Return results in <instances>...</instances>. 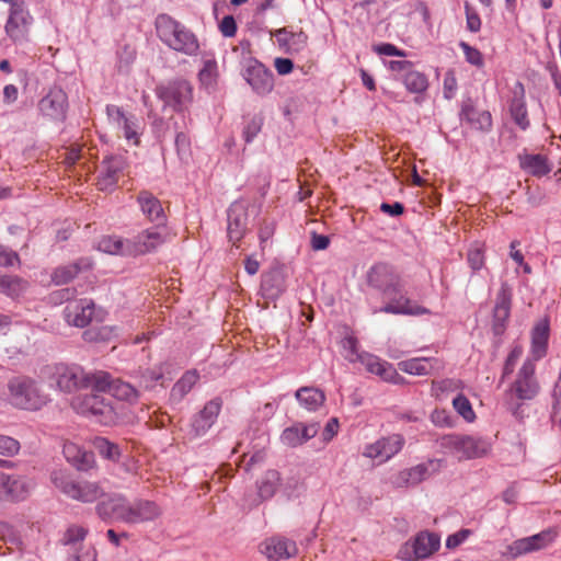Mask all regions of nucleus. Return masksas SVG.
Returning <instances> with one entry per match:
<instances>
[{
    "mask_svg": "<svg viewBox=\"0 0 561 561\" xmlns=\"http://www.w3.org/2000/svg\"><path fill=\"white\" fill-rule=\"evenodd\" d=\"M95 511L103 520L128 524L130 501L122 494H111L96 504Z\"/></svg>",
    "mask_w": 561,
    "mask_h": 561,
    "instance_id": "dca6fc26",
    "label": "nucleus"
},
{
    "mask_svg": "<svg viewBox=\"0 0 561 561\" xmlns=\"http://www.w3.org/2000/svg\"><path fill=\"white\" fill-rule=\"evenodd\" d=\"M93 447L103 458L111 461H117L121 457L118 445L110 442L105 437H95L93 439Z\"/></svg>",
    "mask_w": 561,
    "mask_h": 561,
    "instance_id": "c03bdc74",
    "label": "nucleus"
},
{
    "mask_svg": "<svg viewBox=\"0 0 561 561\" xmlns=\"http://www.w3.org/2000/svg\"><path fill=\"white\" fill-rule=\"evenodd\" d=\"M91 263L88 259H80L79 261L59 266L51 274V280L56 285H64L73 279L82 268H89Z\"/></svg>",
    "mask_w": 561,
    "mask_h": 561,
    "instance_id": "e433bc0d",
    "label": "nucleus"
},
{
    "mask_svg": "<svg viewBox=\"0 0 561 561\" xmlns=\"http://www.w3.org/2000/svg\"><path fill=\"white\" fill-rule=\"evenodd\" d=\"M280 474L276 470H267L257 481V494L261 500H268L276 493Z\"/></svg>",
    "mask_w": 561,
    "mask_h": 561,
    "instance_id": "58836bf2",
    "label": "nucleus"
},
{
    "mask_svg": "<svg viewBox=\"0 0 561 561\" xmlns=\"http://www.w3.org/2000/svg\"><path fill=\"white\" fill-rule=\"evenodd\" d=\"M367 286L378 293L388 302L374 312L391 314L422 316L430 310L411 300L404 290V283L397 268L386 262L373 264L365 275Z\"/></svg>",
    "mask_w": 561,
    "mask_h": 561,
    "instance_id": "f257e3e1",
    "label": "nucleus"
},
{
    "mask_svg": "<svg viewBox=\"0 0 561 561\" xmlns=\"http://www.w3.org/2000/svg\"><path fill=\"white\" fill-rule=\"evenodd\" d=\"M98 249L113 255L133 256L131 240L116 236H105L101 238L98 243Z\"/></svg>",
    "mask_w": 561,
    "mask_h": 561,
    "instance_id": "72a5a7b5",
    "label": "nucleus"
},
{
    "mask_svg": "<svg viewBox=\"0 0 561 561\" xmlns=\"http://www.w3.org/2000/svg\"><path fill=\"white\" fill-rule=\"evenodd\" d=\"M20 450V443L5 435H0V455L12 457Z\"/></svg>",
    "mask_w": 561,
    "mask_h": 561,
    "instance_id": "864d4df0",
    "label": "nucleus"
},
{
    "mask_svg": "<svg viewBox=\"0 0 561 561\" xmlns=\"http://www.w3.org/2000/svg\"><path fill=\"white\" fill-rule=\"evenodd\" d=\"M37 108L43 117L64 122L68 110V96L61 88L53 87L38 101Z\"/></svg>",
    "mask_w": 561,
    "mask_h": 561,
    "instance_id": "4468645a",
    "label": "nucleus"
},
{
    "mask_svg": "<svg viewBox=\"0 0 561 561\" xmlns=\"http://www.w3.org/2000/svg\"><path fill=\"white\" fill-rule=\"evenodd\" d=\"M126 167L125 159L122 156H111L103 160L98 185L101 191L112 190L118 182Z\"/></svg>",
    "mask_w": 561,
    "mask_h": 561,
    "instance_id": "412c9836",
    "label": "nucleus"
},
{
    "mask_svg": "<svg viewBox=\"0 0 561 561\" xmlns=\"http://www.w3.org/2000/svg\"><path fill=\"white\" fill-rule=\"evenodd\" d=\"M440 547V537L435 533L421 531L398 551L403 561H419L431 557Z\"/></svg>",
    "mask_w": 561,
    "mask_h": 561,
    "instance_id": "6e6552de",
    "label": "nucleus"
},
{
    "mask_svg": "<svg viewBox=\"0 0 561 561\" xmlns=\"http://www.w3.org/2000/svg\"><path fill=\"white\" fill-rule=\"evenodd\" d=\"M142 214L156 226H164L167 216L161 202L148 191H141L137 197Z\"/></svg>",
    "mask_w": 561,
    "mask_h": 561,
    "instance_id": "7c9ffc66",
    "label": "nucleus"
},
{
    "mask_svg": "<svg viewBox=\"0 0 561 561\" xmlns=\"http://www.w3.org/2000/svg\"><path fill=\"white\" fill-rule=\"evenodd\" d=\"M433 362L436 360L433 358L417 357L402 360L398 364V367L401 371L409 375L426 376L430 375L433 369Z\"/></svg>",
    "mask_w": 561,
    "mask_h": 561,
    "instance_id": "4c0bfd02",
    "label": "nucleus"
},
{
    "mask_svg": "<svg viewBox=\"0 0 561 561\" xmlns=\"http://www.w3.org/2000/svg\"><path fill=\"white\" fill-rule=\"evenodd\" d=\"M3 397L12 407L31 411L42 409L49 401L38 382L27 376L11 378L7 383Z\"/></svg>",
    "mask_w": 561,
    "mask_h": 561,
    "instance_id": "20e7f679",
    "label": "nucleus"
},
{
    "mask_svg": "<svg viewBox=\"0 0 561 561\" xmlns=\"http://www.w3.org/2000/svg\"><path fill=\"white\" fill-rule=\"evenodd\" d=\"M117 128L123 130L124 137L128 141H131L134 145L138 144L140 125H139V119L136 116H134V115L127 116L123 121L121 127H117Z\"/></svg>",
    "mask_w": 561,
    "mask_h": 561,
    "instance_id": "de8ad7c7",
    "label": "nucleus"
},
{
    "mask_svg": "<svg viewBox=\"0 0 561 561\" xmlns=\"http://www.w3.org/2000/svg\"><path fill=\"white\" fill-rule=\"evenodd\" d=\"M549 332V322L547 320L539 321L533 328L530 352L525 360L536 364L547 355Z\"/></svg>",
    "mask_w": 561,
    "mask_h": 561,
    "instance_id": "bb28decb",
    "label": "nucleus"
},
{
    "mask_svg": "<svg viewBox=\"0 0 561 561\" xmlns=\"http://www.w3.org/2000/svg\"><path fill=\"white\" fill-rule=\"evenodd\" d=\"M512 290L510 286L503 283L496 294L495 306L493 309V328L500 333L511 313Z\"/></svg>",
    "mask_w": 561,
    "mask_h": 561,
    "instance_id": "cd10ccee",
    "label": "nucleus"
},
{
    "mask_svg": "<svg viewBox=\"0 0 561 561\" xmlns=\"http://www.w3.org/2000/svg\"><path fill=\"white\" fill-rule=\"evenodd\" d=\"M453 407L467 422H472L476 419V413L466 396L461 393L457 394L453 400Z\"/></svg>",
    "mask_w": 561,
    "mask_h": 561,
    "instance_id": "09e8293b",
    "label": "nucleus"
},
{
    "mask_svg": "<svg viewBox=\"0 0 561 561\" xmlns=\"http://www.w3.org/2000/svg\"><path fill=\"white\" fill-rule=\"evenodd\" d=\"M432 422L440 427H449L453 425L450 416L444 410H435L431 414Z\"/></svg>",
    "mask_w": 561,
    "mask_h": 561,
    "instance_id": "774afa93",
    "label": "nucleus"
},
{
    "mask_svg": "<svg viewBox=\"0 0 561 561\" xmlns=\"http://www.w3.org/2000/svg\"><path fill=\"white\" fill-rule=\"evenodd\" d=\"M94 313V302L91 299H77L69 301L64 309V317L68 324L77 328L87 327Z\"/></svg>",
    "mask_w": 561,
    "mask_h": 561,
    "instance_id": "aec40b11",
    "label": "nucleus"
},
{
    "mask_svg": "<svg viewBox=\"0 0 561 561\" xmlns=\"http://www.w3.org/2000/svg\"><path fill=\"white\" fill-rule=\"evenodd\" d=\"M519 164L523 170L534 176H543L551 171V165L543 154L519 156Z\"/></svg>",
    "mask_w": 561,
    "mask_h": 561,
    "instance_id": "c9c22d12",
    "label": "nucleus"
},
{
    "mask_svg": "<svg viewBox=\"0 0 561 561\" xmlns=\"http://www.w3.org/2000/svg\"><path fill=\"white\" fill-rule=\"evenodd\" d=\"M198 378L199 375L196 370L186 371L173 386L171 396L178 400L183 399L192 390Z\"/></svg>",
    "mask_w": 561,
    "mask_h": 561,
    "instance_id": "37998d69",
    "label": "nucleus"
},
{
    "mask_svg": "<svg viewBox=\"0 0 561 561\" xmlns=\"http://www.w3.org/2000/svg\"><path fill=\"white\" fill-rule=\"evenodd\" d=\"M511 390L517 399L523 401L533 400L539 393L540 385L536 378V364H533L530 360H524L511 386Z\"/></svg>",
    "mask_w": 561,
    "mask_h": 561,
    "instance_id": "ddd939ff",
    "label": "nucleus"
},
{
    "mask_svg": "<svg viewBox=\"0 0 561 561\" xmlns=\"http://www.w3.org/2000/svg\"><path fill=\"white\" fill-rule=\"evenodd\" d=\"M33 18L23 1L13 2L9 10L5 23V33L13 42H22L27 38Z\"/></svg>",
    "mask_w": 561,
    "mask_h": 561,
    "instance_id": "1a4fd4ad",
    "label": "nucleus"
},
{
    "mask_svg": "<svg viewBox=\"0 0 561 561\" xmlns=\"http://www.w3.org/2000/svg\"><path fill=\"white\" fill-rule=\"evenodd\" d=\"M26 287L27 283L19 276H0V293L8 297L18 298L26 290Z\"/></svg>",
    "mask_w": 561,
    "mask_h": 561,
    "instance_id": "ea45409f",
    "label": "nucleus"
},
{
    "mask_svg": "<svg viewBox=\"0 0 561 561\" xmlns=\"http://www.w3.org/2000/svg\"><path fill=\"white\" fill-rule=\"evenodd\" d=\"M442 460L430 459L426 462L419 463L409 469L398 472L391 478V483L396 488H408L419 484L426 480L432 473L439 471Z\"/></svg>",
    "mask_w": 561,
    "mask_h": 561,
    "instance_id": "2eb2a0df",
    "label": "nucleus"
},
{
    "mask_svg": "<svg viewBox=\"0 0 561 561\" xmlns=\"http://www.w3.org/2000/svg\"><path fill=\"white\" fill-rule=\"evenodd\" d=\"M88 534V530L82 526H71L67 529L65 535L66 543H76L78 541H82Z\"/></svg>",
    "mask_w": 561,
    "mask_h": 561,
    "instance_id": "bf43d9fd",
    "label": "nucleus"
},
{
    "mask_svg": "<svg viewBox=\"0 0 561 561\" xmlns=\"http://www.w3.org/2000/svg\"><path fill=\"white\" fill-rule=\"evenodd\" d=\"M32 488V483L25 477L0 472V495L4 493L14 501L24 500Z\"/></svg>",
    "mask_w": 561,
    "mask_h": 561,
    "instance_id": "a878e982",
    "label": "nucleus"
},
{
    "mask_svg": "<svg viewBox=\"0 0 561 561\" xmlns=\"http://www.w3.org/2000/svg\"><path fill=\"white\" fill-rule=\"evenodd\" d=\"M510 112L514 122L522 128L526 129L529 126L527 118V110L522 99H513L510 105Z\"/></svg>",
    "mask_w": 561,
    "mask_h": 561,
    "instance_id": "49530a36",
    "label": "nucleus"
},
{
    "mask_svg": "<svg viewBox=\"0 0 561 561\" xmlns=\"http://www.w3.org/2000/svg\"><path fill=\"white\" fill-rule=\"evenodd\" d=\"M457 91V79L454 70H448L444 77L443 93L444 98L450 100L455 96Z\"/></svg>",
    "mask_w": 561,
    "mask_h": 561,
    "instance_id": "6e6d98bb",
    "label": "nucleus"
},
{
    "mask_svg": "<svg viewBox=\"0 0 561 561\" xmlns=\"http://www.w3.org/2000/svg\"><path fill=\"white\" fill-rule=\"evenodd\" d=\"M386 67L392 72H397L401 75V79L403 75L413 68V64L409 60H390L385 62Z\"/></svg>",
    "mask_w": 561,
    "mask_h": 561,
    "instance_id": "680f3d73",
    "label": "nucleus"
},
{
    "mask_svg": "<svg viewBox=\"0 0 561 561\" xmlns=\"http://www.w3.org/2000/svg\"><path fill=\"white\" fill-rule=\"evenodd\" d=\"M447 445L461 455L463 459H474L485 456L491 445L488 440L476 436H449Z\"/></svg>",
    "mask_w": 561,
    "mask_h": 561,
    "instance_id": "a211bd4d",
    "label": "nucleus"
},
{
    "mask_svg": "<svg viewBox=\"0 0 561 561\" xmlns=\"http://www.w3.org/2000/svg\"><path fill=\"white\" fill-rule=\"evenodd\" d=\"M19 261V255L0 244V266H12Z\"/></svg>",
    "mask_w": 561,
    "mask_h": 561,
    "instance_id": "338daca9",
    "label": "nucleus"
},
{
    "mask_svg": "<svg viewBox=\"0 0 561 561\" xmlns=\"http://www.w3.org/2000/svg\"><path fill=\"white\" fill-rule=\"evenodd\" d=\"M276 38L279 49L288 55L302 51L308 42V35L304 31L294 32L288 27H282L272 33Z\"/></svg>",
    "mask_w": 561,
    "mask_h": 561,
    "instance_id": "b1692460",
    "label": "nucleus"
},
{
    "mask_svg": "<svg viewBox=\"0 0 561 561\" xmlns=\"http://www.w3.org/2000/svg\"><path fill=\"white\" fill-rule=\"evenodd\" d=\"M460 119L469 123L474 129L489 131L492 127V117L488 111H478L471 102H465L460 112Z\"/></svg>",
    "mask_w": 561,
    "mask_h": 561,
    "instance_id": "2f4dec72",
    "label": "nucleus"
},
{
    "mask_svg": "<svg viewBox=\"0 0 561 561\" xmlns=\"http://www.w3.org/2000/svg\"><path fill=\"white\" fill-rule=\"evenodd\" d=\"M557 538L553 528L545 529L536 535L517 539L507 546L505 557L515 559L520 556L538 551L550 546Z\"/></svg>",
    "mask_w": 561,
    "mask_h": 561,
    "instance_id": "9d476101",
    "label": "nucleus"
},
{
    "mask_svg": "<svg viewBox=\"0 0 561 561\" xmlns=\"http://www.w3.org/2000/svg\"><path fill=\"white\" fill-rule=\"evenodd\" d=\"M373 50L380 56L405 57L407 53L390 43H381L373 46Z\"/></svg>",
    "mask_w": 561,
    "mask_h": 561,
    "instance_id": "13d9d810",
    "label": "nucleus"
},
{
    "mask_svg": "<svg viewBox=\"0 0 561 561\" xmlns=\"http://www.w3.org/2000/svg\"><path fill=\"white\" fill-rule=\"evenodd\" d=\"M299 404L310 412L317 411L323 405L325 401V394L318 388L313 387H301L295 393Z\"/></svg>",
    "mask_w": 561,
    "mask_h": 561,
    "instance_id": "f704fd0d",
    "label": "nucleus"
},
{
    "mask_svg": "<svg viewBox=\"0 0 561 561\" xmlns=\"http://www.w3.org/2000/svg\"><path fill=\"white\" fill-rule=\"evenodd\" d=\"M62 451L67 461L78 470H88L94 463L93 453L82 449L77 444L66 443Z\"/></svg>",
    "mask_w": 561,
    "mask_h": 561,
    "instance_id": "473e14b6",
    "label": "nucleus"
},
{
    "mask_svg": "<svg viewBox=\"0 0 561 561\" xmlns=\"http://www.w3.org/2000/svg\"><path fill=\"white\" fill-rule=\"evenodd\" d=\"M264 124V117L262 115H254L251 119H249L243 128L242 136L247 144L253 141V139L259 135Z\"/></svg>",
    "mask_w": 561,
    "mask_h": 561,
    "instance_id": "8fccbe9b",
    "label": "nucleus"
},
{
    "mask_svg": "<svg viewBox=\"0 0 561 561\" xmlns=\"http://www.w3.org/2000/svg\"><path fill=\"white\" fill-rule=\"evenodd\" d=\"M156 94L163 102V107L172 111H183L193 100V88L184 79H175L156 88Z\"/></svg>",
    "mask_w": 561,
    "mask_h": 561,
    "instance_id": "0eeeda50",
    "label": "nucleus"
},
{
    "mask_svg": "<svg viewBox=\"0 0 561 561\" xmlns=\"http://www.w3.org/2000/svg\"><path fill=\"white\" fill-rule=\"evenodd\" d=\"M159 39L170 49L186 56H196L199 42L195 33L169 14H159L156 19Z\"/></svg>",
    "mask_w": 561,
    "mask_h": 561,
    "instance_id": "7ed1b4c3",
    "label": "nucleus"
},
{
    "mask_svg": "<svg viewBox=\"0 0 561 561\" xmlns=\"http://www.w3.org/2000/svg\"><path fill=\"white\" fill-rule=\"evenodd\" d=\"M50 480L64 495L78 502L93 503L104 495V490L99 482L77 480L62 470L53 471Z\"/></svg>",
    "mask_w": 561,
    "mask_h": 561,
    "instance_id": "39448f33",
    "label": "nucleus"
},
{
    "mask_svg": "<svg viewBox=\"0 0 561 561\" xmlns=\"http://www.w3.org/2000/svg\"><path fill=\"white\" fill-rule=\"evenodd\" d=\"M319 431V424H302L297 423L283 431L280 440L288 447H297L313 438Z\"/></svg>",
    "mask_w": 561,
    "mask_h": 561,
    "instance_id": "c85d7f7f",
    "label": "nucleus"
},
{
    "mask_svg": "<svg viewBox=\"0 0 561 561\" xmlns=\"http://www.w3.org/2000/svg\"><path fill=\"white\" fill-rule=\"evenodd\" d=\"M465 387L463 382L460 379L456 378H446L442 380H434L432 382V394L438 397L444 392H454L458 390H462Z\"/></svg>",
    "mask_w": 561,
    "mask_h": 561,
    "instance_id": "a18cd8bd",
    "label": "nucleus"
},
{
    "mask_svg": "<svg viewBox=\"0 0 561 561\" xmlns=\"http://www.w3.org/2000/svg\"><path fill=\"white\" fill-rule=\"evenodd\" d=\"M471 535V530L461 529L450 536L447 537L446 546L449 549L456 548L460 546L465 540Z\"/></svg>",
    "mask_w": 561,
    "mask_h": 561,
    "instance_id": "0e129e2a",
    "label": "nucleus"
},
{
    "mask_svg": "<svg viewBox=\"0 0 561 561\" xmlns=\"http://www.w3.org/2000/svg\"><path fill=\"white\" fill-rule=\"evenodd\" d=\"M242 76L252 91L260 96L270 94L274 89L273 72L256 59L248 61Z\"/></svg>",
    "mask_w": 561,
    "mask_h": 561,
    "instance_id": "f8f14e48",
    "label": "nucleus"
},
{
    "mask_svg": "<svg viewBox=\"0 0 561 561\" xmlns=\"http://www.w3.org/2000/svg\"><path fill=\"white\" fill-rule=\"evenodd\" d=\"M161 514L160 507L152 501L137 499L130 501L128 524H141L152 522Z\"/></svg>",
    "mask_w": 561,
    "mask_h": 561,
    "instance_id": "c756f323",
    "label": "nucleus"
},
{
    "mask_svg": "<svg viewBox=\"0 0 561 561\" xmlns=\"http://www.w3.org/2000/svg\"><path fill=\"white\" fill-rule=\"evenodd\" d=\"M131 240L133 256L144 255L156 251L168 240V232L164 226H156L145 229Z\"/></svg>",
    "mask_w": 561,
    "mask_h": 561,
    "instance_id": "f3484780",
    "label": "nucleus"
},
{
    "mask_svg": "<svg viewBox=\"0 0 561 561\" xmlns=\"http://www.w3.org/2000/svg\"><path fill=\"white\" fill-rule=\"evenodd\" d=\"M460 48L462 49L466 60L477 67H480L483 65V57L482 54L474 47H471L469 44L465 42H460L459 44Z\"/></svg>",
    "mask_w": 561,
    "mask_h": 561,
    "instance_id": "5fc2aeb1",
    "label": "nucleus"
},
{
    "mask_svg": "<svg viewBox=\"0 0 561 561\" xmlns=\"http://www.w3.org/2000/svg\"><path fill=\"white\" fill-rule=\"evenodd\" d=\"M217 64L215 60H205L204 66L198 73L202 84L209 87L216 81Z\"/></svg>",
    "mask_w": 561,
    "mask_h": 561,
    "instance_id": "603ef678",
    "label": "nucleus"
},
{
    "mask_svg": "<svg viewBox=\"0 0 561 561\" xmlns=\"http://www.w3.org/2000/svg\"><path fill=\"white\" fill-rule=\"evenodd\" d=\"M49 378L57 388L67 393L80 389H92L103 391L110 381V374L106 371L87 373L78 365L56 364L49 368Z\"/></svg>",
    "mask_w": 561,
    "mask_h": 561,
    "instance_id": "f03ea898",
    "label": "nucleus"
},
{
    "mask_svg": "<svg viewBox=\"0 0 561 561\" xmlns=\"http://www.w3.org/2000/svg\"><path fill=\"white\" fill-rule=\"evenodd\" d=\"M106 114L112 124L116 127H121L123 121L127 117L124 111L116 105H107Z\"/></svg>",
    "mask_w": 561,
    "mask_h": 561,
    "instance_id": "e2e57ef3",
    "label": "nucleus"
},
{
    "mask_svg": "<svg viewBox=\"0 0 561 561\" xmlns=\"http://www.w3.org/2000/svg\"><path fill=\"white\" fill-rule=\"evenodd\" d=\"M106 391H108L112 397L125 401H133L138 396L137 390L131 385L121 380H113L111 376L108 386L102 392Z\"/></svg>",
    "mask_w": 561,
    "mask_h": 561,
    "instance_id": "a19ab883",
    "label": "nucleus"
},
{
    "mask_svg": "<svg viewBox=\"0 0 561 561\" xmlns=\"http://www.w3.org/2000/svg\"><path fill=\"white\" fill-rule=\"evenodd\" d=\"M261 552L270 560L277 561L294 557L298 549L295 541L284 537H271L260 546Z\"/></svg>",
    "mask_w": 561,
    "mask_h": 561,
    "instance_id": "4be33fe9",
    "label": "nucleus"
},
{
    "mask_svg": "<svg viewBox=\"0 0 561 561\" xmlns=\"http://www.w3.org/2000/svg\"><path fill=\"white\" fill-rule=\"evenodd\" d=\"M357 362L364 365L367 371L379 376L385 381L398 383L402 379L392 364L382 360L374 354L362 352Z\"/></svg>",
    "mask_w": 561,
    "mask_h": 561,
    "instance_id": "393cba45",
    "label": "nucleus"
},
{
    "mask_svg": "<svg viewBox=\"0 0 561 561\" xmlns=\"http://www.w3.org/2000/svg\"><path fill=\"white\" fill-rule=\"evenodd\" d=\"M465 10L467 19V28L470 32L477 33L481 28V19L479 14L476 11H473L468 3H466Z\"/></svg>",
    "mask_w": 561,
    "mask_h": 561,
    "instance_id": "052dcab7",
    "label": "nucleus"
},
{
    "mask_svg": "<svg viewBox=\"0 0 561 561\" xmlns=\"http://www.w3.org/2000/svg\"><path fill=\"white\" fill-rule=\"evenodd\" d=\"M343 347L345 350V358L350 363H356L359 359L362 353H359L357 350V341L355 337H345L343 340Z\"/></svg>",
    "mask_w": 561,
    "mask_h": 561,
    "instance_id": "4d7b16f0",
    "label": "nucleus"
},
{
    "mask_svg": "<svg viewBox=\"0 0 561 561\" xmlns=\"http://www.w3.org/2000/svg\"><path fill=\"white\" fill-rule=\"evenodd\" d=\"M222 401L220 398H215L208 401L203 410H201L191 422V431L195 437L203 436L215 424L220 410Z\"/></svg>",
    "mask_w": 561,
    "mask_h": 561,
    "instance_id": "6ab92c4d",
    "label": "nucleus"
},
{
    "mask_svg": "<svg viewBox=\"0 0 561 561\" xmlns=\"http://www.w3.org/2000/svg\"><path fill=\"white\" fill-rule=\"evenodd\" d=\"M102 392L94 391L90 394L77 396L71 401V407L79 414L91 417L101 425H112L117 421L116 408L110 398Z\"/></svg>",
    "mask_w": 561,
    "mask_h": 561,
    "instance_id": "423d86ee",
    "label": "nucleus"
},
{
    "mask_svg": "<svg viewBox=\"0 0 561 561\" xmlns=\"http://www.w3.org/2000/svg\"><path fill=\"white\" fill-rule=\"evenodd\" d=\"M248 210L243 203L234 202L228 209V238L232 243L240 241L248 229Z\"/></svg>",
    "mask_w": 561,
    "mask_h": 561,
    "instance_id": "5701e85b",
    "label": "nucleus"
},
{
    "mask_svg": "<svg viewBox=\"0 0 561 561\" xmlns=\"http://www.w3.org/2000/svg\"><path fill=\"white\" fill-rule=\"evenodd\" d=\"M404 438L400 434L381 437L364 447L363 456L375 460L378 465L385 463L401 451Z\"/></svg>",
    "mask_w": 561,
    "mask_h": 561,
    "instance_id": "9b49d317",
    "label": "nucleus"
},
{
    "mask_svg": "<svg viewBox=\"0 0 561 561\" xmlns=\"http://www.w3.org/2000/svg\"><path fill=\"white\" fill-rule=\"evenodd\" d=\"M221 34L226 37H232L237 32V24L232 15H226L219 24Z\"/></svg>",
    "mask_w": 561,
    "mask_h": 561,
    "instance_id": "69168bd1",
    "label": "nucleus"
},
{
    "mask_svg": "<svg viewBox=\"0 0 561 561\" xmlns=\"http://www.w3.org/2000/svg\"><path fill=\"white\" fill-rule=\"evenodd\" d=\"M402 82L411 93H424L428 88L427 77L413 68L403 75Z\"/></svg>",
    "mask_w": 561,
    "mask_h": 561,
    "instance_id": "79ce46f5",
    "label": "nucleus"
},
{
    "mask_svg": "<svg viewBox=\"0 0 561 561\" xmlns=\"http://www.w3.org/2000/svg\"><path fill=\"white\" fill-rule=\"evenodd\" d=\"M523 352H524L523 346L519 344H516L512 347V350L510 351V353L505 359L504 366H503L501 381H503L506 377H508L514 371L515 365L518 362V359L522 357Z\"/></svg>",
    "mask_w": 561,
    "mask_h": 561,
    "instance_id": "3c124183",
    "label": "nucleus"
}]
</instances>
